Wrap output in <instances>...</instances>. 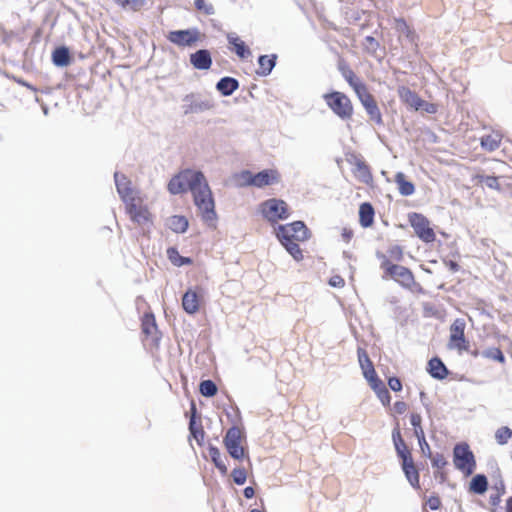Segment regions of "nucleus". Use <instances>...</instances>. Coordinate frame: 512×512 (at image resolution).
<instances>
[{"label": "nucleus", "instance_id": "nucleus-1", "mask_svg": "<svg viewBox=\"0 0 512 512\" xmlns=\"http://www.w3.org/2000/svg\"><path fill=\"white\" fill-rule=\"evenodd\" d=\"M167 189L173 195L190 191L202 220L209 224L216 220L217 214L212 191L201 171L193 169L180 171L170 179Z\"/></svg>", "mask_w": 512, "mask_h": 512}, {"label": "nucleus", "instance_id": "nucleus-2", "mask_svg": "<svg viewBox=\"0 0 512 512\" xmlns=\"http://www.w3.org/2000/svg\"><path fill=\"white\" fill-rule=\"evenodd\" d=\"M392 440L397 453V456L401 460L402 470L412 485V487L420 488V475L419 471L415 466L411 450L402 438L400 428L397 426L392 431Z\"/></svg>", "mask_w": 512, "mask_h": 512}, {"label": "nucleus", "instance_id": "nucleus-3", "mask_svg": "<svg viewBox=\"0 0 512 512\" xmlns=\"http://www.w3.org/2000/svg\"><path fill=\"white\" fill-rule=\"evenodd\" d=\"M380 268L383 270L384 279H392L402 287L417 293H423L422 286L416 282L413 272L405 267L395 263H390L382 257Z\"/></svg>", "mask_w": 512, "mask_h": 512}, {"label": "nucleus", "instance_id": "nucleus-4", "mask_svg": "<svg viewBox=\"0 0 512 512\" xmlns=\"http://www.w3.org/2000/svg\"><path fill=\"white\" fill-rule=\"evenodd\" d=\"M241 186L264 188L280 182L281 175L277 169H265L256 174L243 170L236 175Z\"/></svg>", "mask_w": 512, "mask_h": 512}, {"label": "nucleus", "instance_id": "nucleus-5", "mask_svg": "<svg viewBox=\"0 0 512 512\" xmlns=\"http://www.w3.org/2000/svg\"><path fill=\"white\" fill-rule=\"evenodd\" d=\"M124 204L126 213L133 223L142 227H150L153 224V214L140 194Z\"/></svg>", "mask_w": 512, "mask_h": 512}, {"label": "nucleus", "instance_id": "nucleus-6", "mask_svg": "<svg viewBox=\"0 0 512 512\" xmlns=\"http://www.w3.org/2000/svg\"><path fill=\"white\" fill-rule=\"evenodd\" d=\"M259 209L262 216L272 224L286 220L291 215L289 205L284 200L277 198L265 200L260 204Z\"/></svg>", "mask_w": 512, "mask_h": 512}, {"label": "nucleus", "instance_id": "nucleus-7", "mask_svg": "<svg viewBox=\"0 0 512 512\" xmlns=\"http://www.w3.org/2000/svg\"><path fill=\"white\" fill-rule=\"evenodd\" d=\"M453 464L465 476H470L475 471L476 459L466 442H461L454 446Z\"/></svg>", "mask_w": 512, "mask_h": 512}, {"label": "nucleus", "instance_id": "nucleus-8", "mask_svg": "<svg viewBox=\"0 0 512 512\" xmlns=\"http://www.w3.org/2000/svg\"><path fill=\"white\" fill-rule=\"evenodd\" d=\"M327 106L342 120L351 119L354 108L350 98L339 91L327 93L323 96Z\"/></svg>", "mask_w": 512, "mask_h": 512}, {"label": "nucleus", "instance_id": "nucleus-9", "mask_svg": "<svg viewBox=\"0 0 512 512\" xmlns=\"http://www.w3.org/2000/svg\"><path fill=\"white\" fill-rule=\"evenodd\" d=\"M466 323L464 319H455L449 328L448 348L456 350L459 354L469 351L470 343L465 336Z\"/></svg>", "mask_w": 512, "mask_h": 512}, {"label": "nucleus", "instance_id": "nucleus-10", "mask_svg": "<svg viewBox=\"0 0 512 512\" xmlns=\"http://www.w3.org/2000/svg\"><path fill=\"white\" fill-rule=\"evenodd\" d=\"M278 240L305 241L309 238V230L302 221H294L286 225H278L276 228Z\"/></svg>", "mask_w": 512, "mask_h": 512}, {"label": "nucleus", "instance_id": "nucleus-11", "mask_svg": "<svg viewBox=\"0 0 512 512\" xmlns=\"http://www.w3.org/2000/svg\"><path fill=\"white\" fill-rule=\"evenodd\" d=\"M408 221L414 230L416 236L424 243H432L436 240L434 229L430 225V221L420 213H410Z\"/></svg>", "mask_w": 512, "mask_h": 512}, {"label": "nucleus", "instance_id": "nucleus-12", "mask_svg": "<svg viewBox=\"0 0 512 512\" xmlns=\"http://www.w3.org/2000/svg\"><path fill=\"white\" fill-rule=\"evenodd\" d=\"M243 439V431L237 426L229 428L223 439L227 452L236 460L242 459L245 455V449L242 446Z\"/></svg>", "mask_w": 512, "mask_h": 512}, {"label": "nucleus", "instance_id": "nucleus-13", "mask_svg": "<svg viewBox=\"0 0 512 512\" xmlns=\"http://www.w3.org/2000/svg\"><path fill=\"white\" fill-rule=\"evenodd\" d=\"M167 39L179 47H191L201 39V33L196 28L174 30L168 33Z\"/></svg>", "mask_w": 512, "mask_h": 512}, {"label": "nucleus", "instance_id": "nucleus-14", "mask_svg": "<svg viewBox=\"0 0 512 512\" xmlns=\"http://www.w3.org/2000/svg\"><path fill=\"white\" fill-rule=\"evenodd\" d=\"M141 329L145 338L144 341L149 342L153 347L159 346L160 333L156 324V319L153 313H145L141 319Z\"/></svg>", "mask_w": 512, "mask_h": 512}, {"label": "nucleus", "instance_id": "nucleus-15", "mask_svg": "<svg viewBox=\"0 0 512 512\" xmlns=\"http://www.w3.org/2000/svg\"><path fill=\"white\" fill-rule=\"evenodd\" d=\"M339 70L344 79L352 87L358 98L361 97V95L368 92L366 84L355 74V72L347 64H340Z\"/></svg>", "mask_w": 512, "mask_h": 512}, {"label": "nucleus", "instance_id": "nucleus-16", "mask_svg": "<svg viewBox=\"0 0 512 512\" xmlns=\"http://www.w3.org/2000/svg\"><path fill=\"white\" fill-rule=\"evenodd\" d=\"M114 178L117 192L123 203L140 194L132 187L131 181L124 174L115 173Z\"/></svg>", "mask_w": 512, "mask_h": 512}, {"label": "nucleus", "instance_id": "nucleus-17", "mask_svg": "<svg viewBox=\"0 0 512 512\" xmlns=\"http://www.w3.org/2000/svg\"><path fill=\"white\" fill-rule=\"evenodd\" d=\"M358 99L365 108L370 120L376 124H382V114L374 96L368 91L367 93L361 95V97Z\"/></svg>", "mask_w": 512, "mask_h": 512}, {"label": "nucleus", "instance_id": "nucleus-18", "mask_svg": "<svg viewBox=\"0 0 512 512\" xmlns=\"http://www.w3.org/2000/svg\"><path fill=\"white\" fill-rule=\"evenodd\" d=\"M184 113L192 114L210 110L214 107V103L211 99H200L194 95H189L185 98Z\"/></svg>", "mask_w": 512, "mask_h": 512}, {"label": "nucleus", "instance_id": "nucleus-19", "mask_svg": "<svg viewBox=\"0 0 512 512\" xmlns=\"http://www.w3.org/2000/svg\"><path fill=\"white\" fill-rule=\"evenodd\" d=\"M227 41L229 44V49L241 59L248 58L251 55L249 47L237 34L228 33Z\"/></svg>", "mask_w": 512, "mask_h": 512}, {"label": "nucleus", "instance_id": "nucleus-20", "mask_svg": "<svg viewBox=\"0 0 512 512\" xmlns=\"http://www.w3.org/2000/svg\"><path fill=\"white\" fill-rule=\"evenodd\" d=\"M190 63L195 69L208 70L212 65L211 53L206 49H200L190 54Z\"/></svg>", "mask_w": 512, "mask_h": 512}, {"label": "nucleus", "instance_id": "nucleus-21", "mask_svg": "<svg viewBox=\"0 0 512 512\" xmlns=\"http://www.w3.org/2000/svg\"><path fill=\"white\" fill-rule=\"evenodd\" d=\"M196 406L192 404L191 407V418L189 422V431L192 437L196 440L198 445H202L205 437V431L203 429L201 420L196 417Z\"/></svg>", "mask_w": 512, "mask_h": 512}, {"label": "nucleus", "instance_id": "nucleus-22", "mask_svg": "<svg viewBox=\"0 0 512 512\" xmlns=\"http://www.w3.org/2000/svg\"><path fill=\"white\" fill-rule=\"evenodd\" d=\"M200 296L193 290H188L182 298V307L188 314H195L200 308Z\"/></svg>", "mask_w": 512, "mask_h": 512}, {"label": "nucleus", "instance_id": "nucleus-23", "mask_svg": "<svg viewBox=\"0 0 512 512\" xmlns=\"http://www.w3.org/2000/svg\"><path fill=\"white\" fill-rule=\"evenodd\" d=\"M353 175L358 181L364 184H370L373 180L369 166L362 159L355 160Z\"/></svg>", "mask_w": 512, "mask_h": 512}, {"label": "nucleus", "instance_id": "nucleus-24", "mask_svg": "<svg viewBox=\"0 0 512 512\" xmlns=\"http://www.w3.org/2000/svg\"><path fill=\"white\" fill-rule=\"evenodd\" d=\"M357 356L360 368L365 379L377 374L374 368V364L364 348L359 347L357 349Z\"/></svg>", "mask_w": 512, "mask_h": 512}, {"label": "nucleus", "instance_id": "nucleus-25", "mask_svg": "<svg viewBox=\"0 0 512 512\" xmlns=\"http://www.w3.org/2000/svg\"><path fill=\"white\" fill-rule=\"evenodd\" d=\"M410 423L414 428V435L418 439L421 449H423V444H425L427 446V450H429L430 446L426 441L425 432L422 428V416L419 413H411Z\"/></svg>", "mask_w": 512, "mask_h": 512}, {"label": "nucleus", "instance_id": "nucleus-26", "mask_svg": "<svg viewBox=\"0 0 512 512\" xmlns=\"http://www.w3.org/2000/svg\"><path fill=\"white\" fill-rule=\"evenodd\" d=\"M398 95L402 102L414 108L415 110H418V106H420L421 103V98L416 92L412 91L409 87L401 86L398 89Z\"/></svg>", "mask_w": 512, "mask_h": 512}, {"label": "nucleus", "instance_id": "nucleus-27", "mask_svg": "<svg viewBox=\"0 0 512 512\" xmlns=\"http://www.w3.org/2000/svg\"><path fill=\"white\" fill-rule=\"evenodd\" d=\"M395 29L400 36H404L410 43L417 44L418 36L416 32L408 25L405 19L396 18Z\"/></svg>", "mask_w": 512, "mask_h": 512}, {"label": "nucleus", "instance_id": "nucleus-28", "mask_svg": "<svg viewBox=\"0 0 512 512\" xmlns=\"http://www.w3.org/2000/svg\"><path fill=\"white\" fill-rule=\"evenodd\" d=\"M375 211L373 206L368 203H362L359 207V222L362 227L368 228L373 225Z\"/></svg>", "mask_w": 512, "mask_h": 512}, {"label": "nucleus", "instance_id": "nucleus-29", "mask_svg": "<svg viewBox=\"0 0 512 512\" xmlns=\"http://www.w3.org/2000/svg\"><path fill=\"white\" fill-rule=\"evenodd\" d=\"M501 141L502 135L499 132L492 131L481 137L480 144L485 151L492 152L499 148Z\"/></svg>", "mask_w": 512, "mask_h": 512}, {"label": "nucleus", "instance_id": "nucleus-30", "mask_svg": "<svg viewBox=\"0 0 512 512\" xmlns=\"http://www.w3.org/2000/svg\"><path fill=\"white\" fill-rule=\"evenodd\" d=\"M428 372L433 378L445 379L448 375V370L440 358L434 357L428 362Z\"/></svg>", "mask_w": 512, "mask_h": 512}, {"label": "nucleus", "instance_id": "nucleus-31", "mask_svg": "<svg viewBox=\"0 0 512 512\" xmlns=\"http://www.w3.org/2000/svg\"><path fill=\"white\" fill-rule=\"evenodd\" d=\"M394 181L397 184L399 193L403 196H410L415 192L414 184L407 179L404 173L398 172L394 176Z\"/></svg>", "mask_w": 512, "mask_h": 512}, {"label": "nucleus", "instance_id": "nucleus-32", "mask_svg": "<svg viewBox=\"0 0 512 512\" xmlns=\"http://www.w3.org/2000/svg\"><path fill=\"white\" fill-rule=\"evenodd\" d=\"M276 59L277 56L275 54L260 56L258 59L259 68L257 70V74L260 76L269 75L275 67Z\"/></svg>", "mask_w": 512, "mask_h": 512}, {"label": "nucleus", "instance_id": "nucleus-33", "mask_svg": "<svg viewBox=\"0 0 512 512\" xmlns=\"http://www.w3.org/2000/svg\"><path fill=\"white\" fill-rule=\"evenodd\" d=\"M382 257L386 258L390 263H398L401 262L404 258L403 249L398 245H393L388 248L387 253H377V258L382 264Z\"/></svg>", "mask_w": 512, "mask_h": 512}, {"label": "nucleus", "instance_id": "nucleus-34", "mask_svg": "<svg viewBox=\"0 0 512 512\" xmlns=\"http://www.w3.org/2000/svg\"><path fill=\"white\" fill-rule=\"evenodd\" d=\"M488 489V480L484 474L475 475L469 484V491L475 494H484Z\"/></svg>", "mask_w": 512, "mask_h": 512}, {"label": "nucleus", "instance_id": "nucleus-35", "mask_svg": "<svg viewBox=\"0 0 512 512\" xmlns=\"http://www.w3.org/2000/svg\"><path fill=\"white\" fill-rule=\"evenodd\" d=\"M216 87L222 95L229 96L238 89L239 83L235 78L224 77L219 80Z\"/></svg>", "mask_w": 512, "mask_h": 512}, {"label": "nucleus", "instance_id": "nucleus-36", "mask_svg": "<svg viewBox=\"0 0 512 512\" xmlns=\"http://www.w3.org/2000/svg\"><path fill=\"white\" fill-rule=\"evenodd\" d=\"M167 226L173 232L184 233L188 228V220L182 215H173L167 220Z\"/></svg>", "mask_w": 512, "mask_h": 512}, {"label": "nucleus", "instance_id": "nucleus-37", "mask_svg": "<svg viewBox=\"0 0 512 512\" xmlns=\"http://www.w3.org/2000/svg\"><path fill=\"white\" fill-rule=\"evenodd\" d=\"M52 60L57 66H67L70 63L69 50L66 47L56 48L52 53Z\"/></svg>", "mask_w": 512, "mask_h": 512}, {"label": "nucleus", "instance_id": "nucleus-38", "mask_svg": "<svg viewBox=\"0 0 512 512\" xmlns=\"http://www.w3.org/2000/svg\"><path fill=\"white\" fill-rule=\"evenodd\" d=\"M209 456L214 463V465L217 467V469L223 474H227L228 468L227 465L224 463V461L221 458L220 450L216 446L210 445L208 447Z\"/></svg>", "mask_w": 512, "mask_h": 512}, {"label": "nucleus", "instance_id": "nucleus-39", "mask_svg": "<svg viewBox=\"0 0 512 512\" xmlns=\"http://www.w3.org/2000/svg\"><path fill=\"white\" fill-rule=\"evenodd\" d=\"M279 241L296 261H301L303 259V253L298 244L299 241Z\"/></svg>", "mask_w": 512, "mask_h": 512}, {"label": "nucleus", "instance_id": "nucleus-40", "mask_svg": "<svg viewBox=\"0 0 512 512\" xmlns=\"http://www.w3.org/2000/svg\"><path fill=\"white\" fill-rule=\"evenodd\" d=\"M167 254L170 261L176 266H183L185 264L192 263V260L190 258L179 255V252L177 251L176 248H169L167 250Z\"/></svg>", "mask_w": 512, "mask_h": 512}, {"label": "nucleus", "instance_id": "nucleus-41", "mask_svg": "<svg viewBox=\"0 0 512 512\" xmlns=\"http://www.w3.org/2000/svg\"><path fill=\"white\" fill-rule=\"evenodd\" d=\"M121 8H129L133 11H139L146 5V0H113Z\"/></svg>", "mask_w": 512, "mask_h": 512}, {"label": "nucleus", "instance_id": "nucleus-42", "mask_svg": "<svg viewBox=\"0 0 512 512\" xmlns=\"http://www.w3.org/2000/svg\"><path fill=\"white\" fill-rule=\"evenodd\" d=\"M217 390V386L212 380H204L199 385V391L205 397L215 396Z\"/></svg>", "mask_w": 512, "mask_h": 512}, {"label": "nucleus", "instance_id": "nucleus-43", "mask_svg": "<svg viewBox=\"0 0 512 512\" xmlns=\"http://www.w3.org/2000/svg\"><path fill=\"white\" fill-rule=\"evenodd\" d=\"M481 355L487 359L497 361L501 364H504L505 360H506L501 349L497 348V347L489 348V349L483 351Z\"/></svg>", "mask_w": 512, "mask_h": 512}, {"label": "nucleus", "instance_id": "nucleus-44", "mask_svg": "<svg viewBox=\"0 0 512 512\" xmlns=\"http://www.w3.org/2000/svg\"><path fill=\"white\" fill-rule=\"evenodd\" d=\"M428 451H430V449ZM429 457L431 459L432 467L435 469V471L444 470L448 465V461L443 454L436 453L435 455H432L431 452H429Z\"/></svg>", "mask_w": 512, "mask_h": 512}, {"label": "nucleus", "instance_id": "nucleus-45", "mask_svg": "<svg viewBox=\"0 0 512 512\" xmlns=\"http://www.w3.org/2000/svg\"><path fill=\"white\" fill-rule=\"evenodd\" d=\"M511 437H512V430L507 426L500 427L495 433L496 441L500 445L506 444L511 439Z\"/></svg>", "mask_w": 512, "mask_h": 512}, {"label": "nucleus", "instance_id": "nucleus-46", "mask_svg": "<svg viewBox=\"0 0 512 512\" xmlns=\"http://www.w3.org/2000/svg\"><path fill=\"white\" fill-rule=\"evenodd\" d=\"M475 179L478 183L485 184L488 188L491 189H500V184L498 182V178L495 176H485V175H476Z\"/></svg>", "mask_w": 512, "mask_h": 512}, {"label": "nucleus", "instance_id": "nucleus-47", "mask_svg": "<svg viewBox=\"0 0 512 512\" xmlns=\"http://www.w3.org/2000/svg\"><path fill=\"white\" fill-rule=\"evenodd\" d=\"M231 476L237 485H243L247 480V471L242 467L234 468Z\"/></svg>", "mask_w": 512, "mask_h": 512}, {"label": "nucleus", "instance_id": "nucleus-48", "mask_svg": "<svg viewBox=\"0 0 512 512\" xmlns=\"http://www.w3.org/2000/svg\"><path fill=\"white\" fill-rule=\"evenodd\" d=\"M366 380L375 394L386 388L384 382L378 377L377 374L366 378Z\"/></svg>", "mask_w": 512, "mask_h": 512}, {"label": "nucleus", "instance_id": "nucleus-49", "mask_svg": "<svg viewBox=\"0 0 512 512\" xmlns=\"http://www.w3.org/2000/svg\"><path fill=\"white\" fill-rule=\"evenodd\" d=\"M408 410V405L404 401H396L391 408V415H402Z\"/></svg>", "mask_w": 512, "mask_h": 512}, {"label": "nucleus", "instance_id": "nucleus-50", "mask_svg": "<svg viewBox=\"0 0 512 512\" xmlns=\"http://www.w3.org/2000/svg\"><path fill=\"white\" fill-rule=\"evenodd\" d=\"M376 396L378 397V399L380 400V402L382 403L383 406L390 407L391 395H390L387 387L385 389H383L382 391H379L378 393H376Z\"/></svg>", "mask_w": 512, "mask_h": 512}, {"label": "nucleus", "instance_id": "nucleus-51", "mask_svg": "<svg viewBox=\"0 0 512 512\" xmlns=\"http://www.w3.org/2000/svg\"><path fill=\"white\" fill-rule=\"evenodd\" d=\"M441 504H442L441 499L436 494H433V495L429 496L427 501H426V505L431 510H438L441 507Z\"/></svg>", "mask_w": 512, "mask_h": 512}, {"label": "nucleus", "instance_id": "nucleus-52", "mask_svg": "<svg viewBox=\"0 0 512 512\" xmlns=\"http://www.w3.org/2000/svg\"><path fill=\"white\" fill-rule=\"evenodd\" d=\"M420 106H418V110H424L427 113L435 114L438 111V106L434 103H429L423 99L420 101Z\"/></svg>", "mask_w": 512, "mask_h": 512}, {"label": "nucleus", "instance_id": "nucleus-53", "mask_svg": "<svg viewBox=\"0 0 512 512\" xmlns=\"http://www.w3.org/2000/svg\"><path fill=\"white\" fill-rule=\"evenodd\" d=\"M388 386L394 392H399L403 388L401 380L395 376L388 378Z\"/></svg>", "mask_w": 512, "mask_h": 512}, {"label": "nucleus", "instance_id": "nucleus-54", "mask_svg": "<svg viewBox=\"0 0 512 512\" xmlns=\"http://www.w3.org/2000/svg\"><path fill=\"white\" fill-rule=\"evenodd\" d=\"M194 5L199 11H203L206 14L212 13V6L208 5L205 0H195Z\"/></svg>", "mask_w": 512, "mask_h": 512}, {"label": "nucleus", "instance_id": "nucleus-55", "mask_svg": "<svg viewBox=\"0 0 512 512\" xmlns=\"http://www.w3.org/2000/svg\"><path fill=\"white\" fill-rule=\"evenodd\" d=\"M329 285L336 288H342L345 285V280L340 275H334L329 279Z\"/></svg>", "mask_w": 512, "mask_h": 512}, {"label": "nucleus", "instance_id": "nucleus-56", "mask_svg": "<svg viewBox=\"0 0 512 512\" xmlns=\"http://www.w3.org/2000/svg\"><path fill=\"white\" fill-rule=\"evenodd\" d=\"M504 493V486H502L501 490H498L496 494L490 496V504L492 506H497L501 502V496Z\"/></svg>", "mask_w": 512, "mask_h": 512}, {"label": "nucleus", "instance_id": "nucleus-57", "mask_svg": "<svg viewBox=\"0 0 512 512\" xmlns=\"http://www.w3.org/2000/svg\"><path fill=\"white\" fill-rule=\"evenodd\" d=\"M353 230L351 228L344 227L341 231V236L344 242L349 243L353 238Z\"/></svg>", "mask_w": 512, "mask_h": 512}, {"label": "nucleus", "instance_id": "nucleus-58", "mask_svg": "<svg viewBox=\"0 0 512 512\" xmlns=\"http://www.w3.org/2000/svg\"><path fill=\"white\" fill-rule=\"evenodd\" d=\"M444 264L451 272H458L460 270L459 264L453 260L444 261Z\"/></svg>", "mask_w": 512, "mask_h": 512}, {"label": "nucleus", "instance_id": "nucleus-59", "mask_svg": "<svg viewBox=\"0 0 512 512\" xmlns=\"http://www.w3.org/2000/svg\"><path fill=\"white\" fill-rule=\"evenodd\" d=\"M434 476L436 479H439L441 483L447 481V472L445 470H437L434 472Z\"/></svg>", "mask_w": 512, "mask_h": 512}, {"label": "nucleus", "instance_id": "nucleus-60", "mask_svg": "<svg viewBox=\"0 0 512 512\" xmlns=\"http://www.w3.org/2000/svg\"><path fill=\"white\" fill-rule=\"evenodd\" d=\"M243 493H244V496H245L246 498H248V499H250V498L254 497V495H255L254 488H253V487H250V486H249V487H246V488L244 489Z\"/></svg>", "mask_w": 512, "mask_h": 512}, {"label": "nucleus", "instance_id": "nucleus-61", "mask_svg": "<svg viewBox=\"0 0 512 512\" xmlns=\"http://www.w3.org/2000/svg\"><path fill=\"white\" fill-rule=\"evenodd\" d=\"M505 512H512V496L506 500Z\"/></svg>", "mask_w": 512, "mask_h": 512}, {"label": "nucleus", "instance_id": "nucleus-62", "mask_svg": "<svg viewBox=\"0 0 512 512\" xmlns=\"http://www.w3.org/2000/svg\"><path fill=\"white\" fill-rule=\"evenodd\" d=\"M17 82H18L20 85H22V86H25V87H27V88H29V89L33 90V91H36V89H35L34 87H32L29 83H27V82H26V81H24V80H18Z\"/></svg>", "mask_w": 512, "mask_h": 512}, {"label": "nucleus", "instance_id": "nucleus-63", "mask_svg": "<svg viewBox=\"0 0 512 512\" xmlns=\"http://www.w3.org/2000/svg\"><path fill=\"white\" fill-rule=\"evenodd\" d=\"M467 352H468V353H470V355H471L472 357H474V358H476V357H478V356L480 355V352H479V350H478V349H474V350H470V349H469V351H467Z\"/></svg>", "mask_w": 512, "mask_h": 512}, {"label": "nucleus", "instance_id": "nucleus-64", "mask_svg": "<svg viewBox=\"0 0 512 512\" xmlns=\"http://www.w3.org/2000/svg\"><path fill=\"white\" fill-rule=\"evenodd\" d=\"M250 512H263V511L259 510V509H252Z\"/></svg>", "mask_w": 512, "mask_h": 512}]
</instances>
